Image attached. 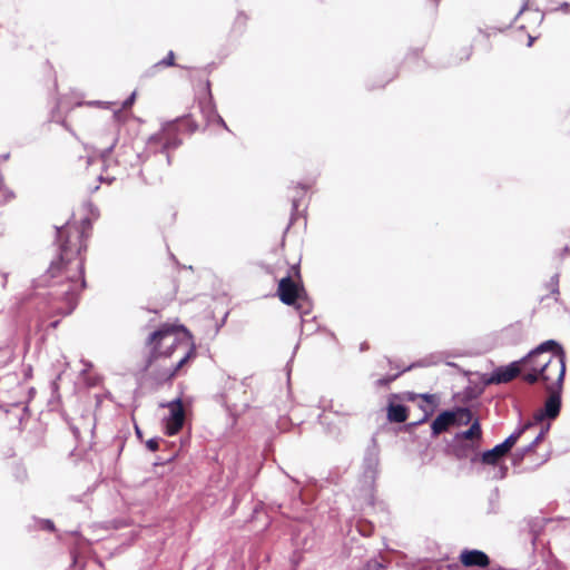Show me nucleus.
<instances>
[{"instance_id":"nucleus-43","label":"nucleus","mask_w":570,"mask_h":570,"mask_svg":"<svg viewBox=\"0 0 570 570\" xmlns=\"http://www.w3.org/2000/svg\"><path fill=\"white\" fill-rule=\"evenodd\" d=\"M51 325H52L53 327H56V326L58 325V322L56 321V322H53Z\"/></svg>"},{"instance_id":"nucleus-35","label":"nucleus","mask_w":570,"mask_h":570,"mask_svg":"<svg viewBox=\"0 0 570 570\" xmlns=\"http://www.w3.org/2000/svg\"><path fill=\"white\" fill-rule=\"evenodd\" d=\"M471 53H472V48L471 47L466 48L465 49V59H469Z\"/></svg>"},{"instance_id":"nucleus-38","label":"nucleus","mask_w":570,"mask_h":570,"mask_svg":"<svg viewBox=\"0 0 570 570\" xmlns=\"http://www.w3.org/2000/svg\"><path fill=\"white\" fill-rule=\"evenodd\" d=\"M534 38L529 37L528 47H531L533 45Z\"/></svg>"},{"instance_id":"nucleus-33","label":"nucleus","mask_w":570,"mask_h":570,"mask_svg":"<svg viewBox=\"0 0 570 570\" xmlns=\"http://www.w3.org/2000/svg\"><path fill=\"white\" fill-rule=\"evenodd\" d=\"M9 157H10V154H2V155H0V161H6L9 159Z\"/></svg>"},{"instance_id":"nucleus-22","label":"nucleus","mask_w":570,"mask_h":570,"mask_svg":"<svg viewBox=\"0 0 570 570\" xmlns=\"http://www.w3.org/2000/svg\"><path fill=\"white\" fill-rule=\"evenodd\" d=\"M499 511V493L495 490L490 497V509L489 512L497 513Z\"/></svg>"},{"instance_id":"nucleus-24","label":"nucleus","mask_w":570,"mask_h":570,"mask_svg":"<svg viewBox=\"0 0 570 570\" xmlns=\"http://www.w3.org/2000/svg\"><path fill=\"white\" fill-rule=\"evenodd\" d=\"M210 110L213 112V117L215 118V121L217 124H219L220 126H223L226 130H229L225 120L222 118V116L217 112L216 110V107L215 106H210Z\"/></svg>"},{"instance_id":"nucleus-6","label":"nucleus","mask_w":570,"mask_h":570,"mask_svg":"<svg viewBox=\"0 0 570 570\" xmlns=\"http://www.w3.org/2000/svg\"><path fill=\"white\" fill-rule=\"evenodd\" d=\"M533 426V423L527 422L519 429H517L513 433H511L502 443L497 444L494 448L484 451L481 454V462L483 464L495 465L498 462L505 456L514 444L518 442L520 436L530 428Z\"/></svg>"},{"instance_id":"nucleus-1","label":"nucleus","mask_w":570,"mask_h":570,"mask_svg":"<svg viewBox=\"0 0 570 570\" xmlns=\"http://www.w3.org/2000/svg\"><path fill=\"white\" fill-rule=\"evenodd\" d=\"M91 227L89 218L81 220V226L67 223L56 227V240L59 256L52 261L47 272L33 281L36 296L41 299V312L69 315L77 306L79 292L86 286L83 278V261L80 257L86 249L87 230Z\"/></svg>"},{"instance_id":"nucleus-20","label":"nucleus","mask_w":570,"mask_h":570,"mask_svg":"<svg viewBox=\"0 0 570 570\" xmlns=\"http://www.w3.org/2000/svg\"><path fill=\"white\" fill-rule=\"evenodd\" d=\"M559 278L560 274L556 273L550 277L549 282L546 284L547 289H549L552 295H556V301H558L559 295Z\"/></svg>"},{"instance_id":"nucleus-9","label":"nucleus","mask_w":570,"mask_h":570,"mask_svg":"<svg viewBox=\"0 0 570 570\" xmlns=\"http://www.w3.org/2000/svg\"><path fill=\"white\" fill-rule=\"evenodd\" d=\"M167 406L169 407V415L165 420L164 428L168 435H175L180 431L185 421V412L181 400L177 397L176 400L169 402Z\"/></svg>"},{"instance_id":"nucleus-44","label":"nucleus","mask_w":570,"mask_h":570,"mask_svg":"<svg viewBox=\"0 0 570 570\" xmlns=\"http://www.w3.org/2000/svg\"><path fill=\"white\" fill-rule=\"evenodd\" d=\"M440 0H433L434 4L436 6L439 3Z\"/></svg>"},{"instance_id":"nucleus-12","label":"nucleus","mask_w":570,"mask_h":570,"mask_svg":"<svg viewBox=\"0 0 570 570\" xmlns=\"http://www.w3.org/2000/svg\"><path fill=\"white\" fill-rule=\"evenodd\" d=\"M460 561L464 567L485 568L490 564V558L481 550H463Z\"/></svg>"},{"instance_id":"nucleus-14","label":"nucleus","mask_w":570,"mask_h":570,"mask_svg":"<svg viewBox=\"0 0 570 570\" xmlns=\"http://www.w3.org/2000/svg\"><path fill=\"white\" fill-rule=\"evenodd\" d=\"M481 434V425L479 421L475 420L466 431L460 432L455 435V441L462 442L468 439H480Z\"/></svg>"},{"instance_id":"nucleus-42","label":"nucleus","mask_w":570,"mask_h":570,"mask_svg":"<svg viewBox=\"0 0 570 570\" xmlns=\"http://www.w3.org/2000/svg\"><path fill=\"white\" fill-rule=\"evenodd\" d=\"M535 539H537V537H535L534 534H532L531 540H532V543H533V544H534V542H535Z\"/></svg>"},{"instance_id":"nucleus-21","label":"nucleus","mask_w":570,"mask_h":570,"mask_svg":"<svg viewBox=\"0 0 570 570\" xmlns=\"http://www.w3.org/2000/svg\"><path fill=\"white\" fill-rule=\"evenodd\" d=\"M539 381H542L544 383L546 389H548V384H553L557 381V375L554 374L553 370H549V372L541 373L539 376Z\"/></svg>"},{"instance_id":"nucleus-30","label":"nucleus","mask_w":570,"mask_h":570,"mask_svg":"<svg viewBox=\"0 0 570 570\" xmlns=\"http://www.w3.org/2000/svg\"><path fill=\"white\" fill-rule=\"evenodd\" d=\"M507 471H508V468L505 465L503 466H500V474H499V478L500 479H503L507 474Z\"/></svg>"},{"instance_id":"nucleus-13","label":"nucleus","mask_w":570,"mask_h":570,"mask_svg":"<svg viewBox=\"0 0 570 570\" xmlns=\"http://www.w3.org/2000/svg\"><path fill=\"white\" fill-rule=\"evenodd\" d=\"M387 417L391 422L402 423L406 421V406L403 404H390Z\"/></svg>"},{"instance_id":"nucleus-4","label":"nucleus","mask_w":570,"mask_h":570,"mask_svg":"<svg viewBox=\"0 0 570 570\" xmlns=\"http://www.w3.org/2000/svg\"><path fill=\"white\" fill-rule=\"evenodd\" d=\"M183 129L194 132L197 129V124L189 116L178 117L166 122L160 131L148 138L145 150L137 154L138 160L141 164L153 160L158 166H169L171 163L169 151L181 145L178 132Z\"/></svg>"},{"instance_id":"nucleus-23","label":"nucleus","mask_w":570,"mask_h":570,"mask_svg":"<svg viewBox=\"0 0 570 570\" xmlns=\"http://www.w3.org/2000/svg\"><path fill=\"white\" fill-rule=\"evenodd\" d=\"M117 141H118V138L114 137L112 140H111V144L100 151V157L104 160H106L111 155V153H112Z\"/></svg>"},{"instance_id":"nucleus-25","label":"nucleus","mask_w":570,"mask_h":570,"mask_svg":"<svg viewBox=\"0 0 570 570\" xmlns=\"http://www.w3.org/2000/svg\"><path fill=\"white\" fill-rule=\"evenodd\" d=\"M210 106H214V105H213L212 100L209 99L207 105L205 107H203L202 109H203V112L206 116L207 120L209 122H213V121H215V118L213 117V112L210 110Z\"/></svg>"},{"instance_id":"nucleus-19","label":"nucleus","mask_w":570,"mask_h":570,"mask_svg":"<svg viewBox=\"0 0 570 570\" xmlns=\"http://www.w3.org/2000/svg\"><path fill=\"white\" fill-rule=\"evenodd\" d=\"M175 65V55L173 51H169L168 55L151 66V70H159L160 68L171 67Z\"/></svg>"},{"instance_id":"nucleus-8","label":"nucleus","mask_w":570,"mask_h":570,"mask_svg":"<svg viewBox=\"0 0 570 570\" xmlns=\"http://www.w3.org/2000/svg\"><path fill=\"white\" fill-rule=\"evenodd\" d=\"M363 476L374 482L380 472V448L374 438L367 445L363 458Z\"/></svg>"},{"instance_id":"nucleus-27","label":"nucleus","mask_w":570,"mask_h":570,"mask_svg":"<svg viewBox=\"0 0 570 570\" xmlns=\"http://www.w3.org/2000/svg\"><path fill=\"white\" fill-rule=\"evenodd\" d=\"M41 528L47 531H55V524L49 519H45L41 521Z\"/></svg>"},{"instance_id":"nucleus-29","label":"nucleus","mask_w":570,"mask_h":570,"mask_svg":"<svg viewBox=\"0 0 570 570\" xmlns=\"http://www.w3.org/2000/svg\"><path fill=\"white\" fill-rule=\"evenodd\" d=\"M570 4L568 2H562L558 10H561L563 12H569Z\"/></svg>"},{"instance_id":"nucleus-36","label":"nucleus","mask_w":570,"mask_h":570,"mask_svg":"<svg viewBox=\"0 0 570 570\" xmlns=\"http://www.w3.org/2000/svg\"><path fill=\"white\" fill-rule=\"evenodd\" d=\"M454 451H455V455H456L458 458H462V456H463V454L461 453V450L455 449Z\"/></svg>"},{"instance_id":"nucleus-40","label":"nucleus","mask_w":570,"mask_h":570,"mask_svg":"<svg viewBox=\"0 0 570 570\" xmlns=\"http://www.w3.org/2000/svg\"><path fill=\"white\" fill-rule=\"evenodd\" d=\"M292 269L295 271L296 274H298V269L296 266H292Z\"/></svg>"},{"instance_id":"nucleus-28","label":"nucleus","mask_w":570,"mask_h":570,"mask_svg":"<svg viewBox=\"0 0 570 570\" xmlns=\"http://www.w3.org/2000/svg\"><path fill=\"white\" fill-rule=\"evenodd\" d=\"M135 98H136V92H132L125 101H124V107L125 108H128L130 107L134 101H135Z\"/></svg>"},{"instance_id":"nucleus-41","label":"nucleus","mask_w":570,"mask_h":570,"mask_svg":"<svg viewBox=\"0 0 570 570\" xmlns=\"http://www.w3.org/2000/svg\"><path fill=\"white\" fill-rule=\"evenodd\" d=\"M3 277H4V281L2 283V286L4 287L6 286V281H7V275L4 274Z\"/></svg>"},{"instance_id":"nucleus-32","label":"nucleus","mask_w":570,"mask_h":570,"mask_svg":"<svg viewBox=\"0 0 570 570\" xmlns=\"http://www.w3.org/2000/svg\"><path fill=\"white\" fill-rule=\"evenodd\" d=\"M326 419H327V416L325 415V413H323L318 416L321 424H326L327 423Z\"/></svg>"},{"instance_id":"nucleus-18","label":"nucleus","mask_w":570,"mask_h":570,"mask_svg":"<svg viewBox=\"0 0 570 570\" xmlns=\"http://www.w3.org/2000/svg\"><path fill=\"white\" fill-rule=\"evenodd\" d=\"M421 363H413L406 367H404L402 371H400L399 373L394 374V375H391V376H386V377H382L380 380H377V385L380 386H384V385H387L390 384L392 381L396 380L403 372H406V371H410L412 370L413 367L415 366H420Z\"/></svg>"},{"instance_id":"nucleus-16","label":"nucleus","mask_w":570,"mask_h":570,"mask_svg":"<svg viewBox=\"0 0 570 570\" xmlns=\"http://www.w3.org/2000/svg\"><path fill=\"white\" fill-rule=\"evenodd\" d=\"M417 396L423 399L426 403H429L431 405V407L430 409L423 407L424 415L421 420L415 422L414 425H419V424L425 422L429 419V416L433 413V407L438 404V397L434 394L424 393V394H420Z\"/></svg>"},{"instance_id":"nucleus-34","label":"nucleus","mask_w":570,"mask_h":570,"mask_svg":"<svg viewBox=\"0 0 570 570\" xmlns=\"http://www.w3.org/2000/svg\"><path fill=\"white\" fill-rule=\"evenodd\" d=\"M528 7V0L523 3L522 8L520 9V11L518 12V16L519 17Z\"/></svg>"},{"instance_id":"nucleus-17","label":"nucleus","mask_w":570,"mask_h":570,"mask_svg":"<svg viewBox=\"0 0 570 570\" xmlns=\"http://www.w3.org/2000/svg\"><path fill=\"white\" fill-rule=\"evenodd\" d=\"M550 429V424L548 423L546 426H543L541 429V431L539 432V434L534 438V440L528 444L527 446H524L522 450H521V456H523L524 454L531 452L534 450V448L538 445L539 442H541L546 435V433L549 431Z\"/></svg>"},{"instance_id":"nucleus-26","label":"nucleus","mask_w":570,"mask_h":570,"mask_svg":"<svg viewBox=\"0 0 570 570\" xmlns=\"http://www.w3.org/2000/svg\"><path fill=\"white\" fill-rule=\"evenodd\" d=\"M146 446H147L148 450L155 452L159 448V440L157 438L149 439L146 442Z\"/></svg>"},{"instance_id":"nucleus-31","label":"nucleus","mask_w":570,"mask_h":570,"mask_svg":"<svg viewBox=\"0 0 570 570\" xmlns=\"http://www.w3.org/2000/svg\"><path fill=\"white\" fill-rule=\"evenodd\" d=\"M158 70H151V67L145 72L146 77H153Z\"/></svg>"},{"instance_id":"nucleus-10","label":"nucleus","mask_w":570,"mask_h":570,"mask_svg":"<svg viewBox=\"0 0 570 570\" xmlns=\"http://www.w3.org/2000/svg\"><path fill=\"white\" fill-rule=\"evenodd\" d=\"M304 288L293 281L288 274L278 283L277 295L285 305H294L303 293Z\"/></svg>"},{"instance_id":"nucleus-15","label":"nucleus","mask_w":570,"mask_h":570,"mask_svg":"<svg viewBox=\"0 0 570 570\" xmlns=\"http://www.w3.org/2000/svg\"><path fill=\"white\" fill-rule=\"evenodd\" d=\"M309 188L308 185L297 184L295 186V195L292 197V219L294 218L295 214L297 213L301 199L306 194L307 189Z\"/></svg>"},{"instance_id":"nucleus-5","label":"nucleus","mask_w":570,"mask_h":570,"mask_svg":"<svg viewBox=\"0 0 570 570\" xmlns=\"http://www.w3.org/2000/svg\"><path fill=\"white\" fill-rule=\"evenodd\" d=\"M472 421V412L468 407H455L441 412L431 424L433 438L446 432L452 426L468 425Z\"/></svg>"},{"instance_id":"nucleus-3","label":"nucleus","mask_w":570,"mask_h":570,"mask_svg":"<svg viewBox=\"0 0 570 570\" xmlns=\"http://www.w3.org/2000/svg\"><path fill=\"white\" fill-rule=\"evenodd\" d=\"M523 368L522 379L529 384L539 382L541 373L553 370L557 375V385H563L566 375V353L563 347L554 340H548L535 348L531 350L525 356L520 358Z\"/></svg>"},{"instance_id":"nucleus-37","label":"nucleus","mask_w":570,"mask_h":570,"mask_svg":"<svg viewBox=\"0 0 570 570\" xmlns=\"http://www.w3.org/2000/svg\"><path fill=\"white\" fill-rule=\"evenodd\" d=\"M562 250H563V254H570V247L569 246H564Z\"/></svg>"},{"instance_id":"nucleus-2","label":"nucleus","mask_w":570,"mask_h":570,"mask_svg":"<svg viewBox=\"0 0 570 570\" xmlns=\"http://www.w3.org/2000/svg\"><path fill=\"white\" fill-rule=\"evenodd\" d=\"M147 344L151 346L149 363L160 356H178L176 364L166 370V380L174 377L196 354L191 336L183 325H163L149 335Z\"/></svg>"},{"instance_id":"nucleus-7","label":"nucleus","mask_w":570,"mask_h":570,"mask_svg":"<svg viewBox=\"0 0 570 570\" xmlns=\"http://www.w3.org/2000/svg\"><path fill=\"white\" fill-rule=\"evenodd\" d=\"M549 396L544 402V405L534 415L533 420L530 421L533 425L543 422L544 420H556L561 411V392L562 386H558L557 382L548 384Z\"/></svg>"},{"instance_id":"nucleus-39","label":"nucleus","mask_w":570,"mask_h":570,"mask_svg":"<svg viewBox=\"0 0 570 570\" xmlns=\"http://www.w3.org/2000/svg\"><path fill=\"white\" fill-rule=\"evenodd\" d=\"M459 566L458 564H449V569H454V568H458Z\"/></svg>"},{"instance_id":"nucleus-11","label":"nucleus","mask_w":570,"mask_h":570,"mask_svg":"<svg viewBox=\"0 0 570 570\" xmlns=\"http://www.w3.org/2000/svg\"><path fill=\"white\" fill-rule=\"evenodd\" d=\"M520 374H523V368L520 360H518L508 365L494 368L485 382L487 384H503L512 381Z\"/></svg>"}]
</instances>
